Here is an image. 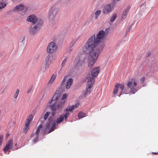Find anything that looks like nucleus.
<instances>
[{
    "label": "nucleus",
    "mask_w": 158,
    "mask_h": 158,
    "mask_svg": "<svg viewBox=\"0 0 158 158\" xmlns=\"http://www.w3.org/2000/svg\"><path fill=\"white\" fill-rule=\"evenodd\" d=\"M73 82V79L71 78L67 80L65 85V87L66 89H69L70 88Z\"/></svg>",
    "instance_id": "obj_19"
},
{
    "label": "nucleus",
    "mask_w": 158,
    "mask_h": 158,
    "mask_svg": "<svg viewBox=\"0 0 158 158\" xmlns=\"http://www.w3.org/2000/svg\"><path fill=\"white\" fill-rule=\"evenodd\" d=\"M42 24L41 22L39 21L38 23L31 25L29 28V32L30 34L34 35L40 29V27Z\"/></svg>",
    "instance_id": "obj_7"
},
{
    "label": "nucleus",
    "mask_w": 158,
    "mask_h": 158,
    "mask_svg": "<svg viewBox=\"0 0 158 158\" xmlns=\"http://www.w3.org/2000/svg\"><path fill=\"white\" fill-rule=\"evenodd\" d=\"M131 28V27L130 26V27H129V28H128V29L127 30V32H128L129 31H130V29Z\"/></svg>",
    "instance_id": "obj_38"
},
{
    "label": "nucleus",
    "mask_w": 158,
    "mask_h": 158,
    "mask_svg": "<svg viewBox=\"0 0 158 158\" xmlns=\"http://www.w3.org/2000/svg\"><path fill=\"white\" fill-rule=\"evenodd\" d=\"M19 90L18 89H17L16 92L14 94V98H17L19 94Z\"/></svg>",
    "instance_id": "obj_30"
},
{
    "label": "nucleus",
    "mask_w": 158,
    "mask_h": 158,
    "mask_svg": "<svg viewBox=\"0 0 158 158\" xmlns=\"http://www.w3.org/2000/svg\"><path fill=\"white\" fill-rule=\"evenodd\" d=\"M117 15L116 14H114L111 17L110 20V21L111 22H113L115 20L116 18H117Z\"/></svg>",
    "instance_id": "obj_29"
},
{
    "label": "nucleus",
    "mask_w": 158,
    "mask_h": 158,
    "mask_svg": "<svg viewBox=\"0 0 158 158\" xmlns=\"http://www.w3.org/2000/svg\"><path fill=\"white\" fill-rule=\"evenodd\" d=\"M67 77L66 76H65L63 79V80L62 83H61V86H63L64 84L66 82V80L67 79Z\"/></svg>",
    "instance_id": "obj_32"
},
{
    "label": "nucleus",
    "mask_w": 158,
    "mask_h": 158,
    "mask_svg": "<svg viewBox=\"0 0 158 158\" xmlns=\"http://www.w3.org/2000/svg\"><path fill=\"white\" fill-rule=\"evenodd\" d=\"M114 5L113 3H110L104 6L103 10V13L105 14L110 12L112 11L114 9Z\"/></svg>",
    "instance_id": "obj_13"
},
{
    "label": "nucleus",
    "mask_w": 158,
    "mask_h": 158,
    "mask_svg": "<svg viewBox=\"0 0 158 158\" xmlns=\"http://www.w3.org/2000/svg\"><path fill=\"white\" fill-rule=\"evenodd\" d=\"M80 62L79 61V62L78 63V64H80ZM83 63V61H81V63H80V64H81V63Z\"/></svg>",
    "instance_id": "obj_41"
},
{
    "label": "nucleus",
    "mask_w": 158,
    "mask_h": 158,
    "mask_svg": "<svg viewBox=\"0 0 158 158\" xmlns=\"http://www.w3.org/2000/svg\"><path fill=\"white\" fill-rule=\"evenodd\" d=\"M67 62V59L65 58L62 61L61 63V66L63 67L64 66Z\"/></svg>",
    "instance_id": "obj_34"
},
{
    "label": "nucleus",
    "mask_w": 158,
    "mask_h": 158,
    "mask_svg": "<svg viewBox=\"0 0 158 158\" xmlns=\"http://www.w3.org/2000/svg\"><path fill=\"white\" fill-rule=\"evenodd\" d=\"M130 9V7L128 6L125 9L122 16V19H124L126 18L128 14V12L129 11Z\"/></svg>",
    "instance_id": "obj_21"
},
{
    "label": "nucleus",
    "mask_w": 158,
    "mask_h": 158,
    "mask_svg": "<svg viewBox=\"0 0 158 158\" xmlns=\"http://www.w3.org/2000/svg\"><path fill=\"white\" fill-rule=\"evenodd\" d=\"M27 20L33 24L38 23L39 21L43 23V20L42 19L40 18L38 19L35 15L33 14L27 17Z\"/></svg>",
    "instance_id": "obj_11"
},
{
    "label": "nucleus",
    "mask_w": 158,
    "mask_h": 158,
    "mask_svg": "<svg viewBox=\"0 0 158 158\" xmlns=\"http://www.w3.org/2000/svg\"><path fill=\"white\" fill-rule=\"evenodd\" d=\"M67 94H63L61 99L56 106L54 104L51 105V108L52 111H59L62 108V106L65 101V99L67 96Z\"/></svg>",
    "instance_id": "obj_4"
},
{
    "label": "nucleus",
    "mask_w": 158,
    "mask_h": 158,
    "mask_svg": "<svg viewBox=\"0 0 158 158\" xmlns=\"http://www.w3.org/2000/svg\"><path fill=\"white\" fill-rule=\"evenodd\" d=\"M138 82L137 79L135 77L128 81L127 83L128 88L124 89V94H127L128 92L132 94L135 93L139 89L137 86Z\"/></svg>",
    "instance_id": "obj_2"
},
{
    "label": "nucleus",
    "mask_w": 158,
    "mask_h": 158,
    "mask_svg": "<svg viewBox=\"0 0 158 158\" xmlns=\"http://www.w3.org/2000/svg\"><path fill=\"white\" fill-rule=\"evenodd\" d=\"M7 5V3L4 0H0V12L2 9L4 8Z\"/></svg>",
    "instance_id": "obj_20"
},
{
    "label": "nucleus",
    "mask_w": 158,
    "mask_h": 158,
    "mask_svg": "<svg viewBox=\"0 0 158 158\" xmlns=\"http://www.w3.org/2000/svg\"><path fill=\"white\" fill-rule=\"evenodd\" d=\"M151 54V53L150 52H148L146 54V56L147 57L149 56Z\"/></svg>",
    "instance_id": "obj_36"
},
{
    "label": "nucleus",
    "mask_w": 158,
    "mask_h": 158,
    "mask_svg": "<svg viewBox=\"0 0 158 158\" xmlns=\"http://www.w3.org/2000/svg\"><path fill=\"white\" fill-rule=\"evenodd\" d=\"M30 124L25 123L24 126L22 133H26L30 128Z\"/></svg>",
    "instance_id": "obj_22"
},
{
    "label": "nucleus",
    "mask_w": 158,
    "mask_h": 158,
    "mask_svg": "<svg viewBox=\"0 0 158 158\" xmlns=\"http://www.w3.org/2000/svg\"><path fill=\"white\" fill-rule=\"evenodd\" d=\"M115 88L114 90L113 93L114 94H116L117 93V91L119 88L120 89V93L119 95V97H120L121 95L123 94V91L124 88V86L123 84H120L119 83L116 84L115 86Z\"/></svg>",
    "instance_id": "obj_14"
},
{
    "label": "nucleus",
    "mask_w": 158,
    "mask_h": 158,
    "mask_svg": "<svg viewBox=\"0 0 158 158\" xmlns=\"http://www.w3.org/2000/svg\"><path fill=\"white\" fill-rule=\"evenodd\" d=\"M75 43V41L71 42L70 44V46H73L74 45Z\"/></svg>",
    "instance_id": "obj_37"
},
{
    "label": "nucleus",
    "mask_w": 158,
    "mask_h": 158,
    "mask_svg": "<svg viewBox=\"0 0 158 158\" xmlns=\"http://www.w3.org/2000/svg\"><path fill=\"white\" fill-rule=\"evenodd\" d=\"M59 11L58 6L56 4L52 6L49 9L48 16L50 18L55 17Z\"/></svg>",
    "instance_id": "obj_8"
},
{
    "label": "nucleus",
    "mask_w": 158,
    "mask_h": 158,
    "mask_svg": "<svg viewBox=\"0 0 158 158\" xmlns=\"http://www.w3.org/2000/svg\"><path fill=\"white\" fill-rule=\"evenodd\" d=\"M69 112H68L67 111H66V110L65 113L64 114V115H63L64 116V118L66 121H67L68 119V118L69 116Z\"/></svg>",
    "instance_id": "obj_27"
},
{
    "label": "nucleus",
    "mask_w": 158,
    "mask_h": 158,
    "mask_svg": "<svg viewBox=\"0 0 158 158\" xmlns=\"http://www.w3.org/2000/svg\"><path fill=\"white\" fill-rule=\"evenodd\" d=\"M56 78V76L53 74L48 81V84L51 85Z\"/></svg>",
    "instance_id": "obj_24"
},
{
    "label": "nucleus",
    "mask_w": 158,
    "mask_h": 158,
    "mask_svg": "<svg viewBox=\"0 0 158 158\" xmlns=\"http://www.w3.org/2000/svg\"><path fill=\"white\" fill-rule=\"evenodd\" d=\"M77 116L78 118L80 119L82 118L85 117L86 116V115L85 114L82 112H80L78 114Z\"/></svg>",
    "instance_id": "obj_25"
},
{
    "label": "nucleus",
    "mask_w": 158,
    "mask_h": 158,
    "mask_svg": "<svg viewBox=\"0 0 158 158\" xmlns=\"http://www.w3.org/2000/svg\"><path fill=\"white\" fill-rule=\"evenodd\" d=\"M105 32L100 31L96 36L95 35L91 36L83 47V51L89 53L87 61L88 67H92L96 62L100 52L104 46L103 41Z\"/></svg>",
    "instance_id": "obj_1"
},
{
    "label": "nucleus",
    "mask_w": 158,
    "mask_h": 158,
    "mask_svg": "<svg viewBox=\"0 0 158 158\" xmlns=\"http://www.w3.org/2000/svg\"><path fill=\"white\" fill-rule=\"evenodd\" d=\"M50 114V112H47L44 116L43 115L41 116L39 122L40 121L41 124L40 125H42V128H43V126L44 124L47 119L48 118Z\"/></svg>",
    "instance_id": "obj_15"
},
{
    "label": "nucleus",
    "mask_w": 158,
    "mask_h": 158,
    "mask_svg": "<svg viewBox=\"0 0 158 158\" xmlns=\"http://www.w3.org/2000/svg\"><path fill=\"white\" fill-rule=\"evenodd\" d=\"M12 1L15 2V1H20V0H11Z\"/></svg>",
    "instance_id": "obj_40"
},
{
    "label": "nucleus",
    "mask_w": 158,
    "mask_h": 158,
    "mask_svg": "<svg viewBox=\"0 0 158 158\" xmlns=\"http://www.w3.org/2000/svg\"><path fill=\"white\" fill-rule=\"evenodd\" d=\"M46 130L45 129V130L44 131L43 128H42V125H40L36 129L35 132L32 134L31 136V137L34 136L35 137L34 139V142L35 143L38 140L39 134L40 131L44 132L46 131Z\"/></svg>",
    "instance_id": "obj_9"
},
{
    "label": "nucleus",
    "mask_w": 158,
    "mask_h": 158,
    "mask_svg": "<svg viewBox=\"0 0 158 158\" xmlns=\"http://www.w3.org/2000/svg\"><path fill=\"white\" fill-rule=\"evenodd\" d=\"M24 8V6L23 4H20L14 7L11 10L9 11L7 13L8 14H9L10 12L13 11H21L23 10Z\"/></svg>",
    "instance_id": "obj_16"
},
{
    "label": "nucleus",
    "mask_w": 158,
    "mask_h": 158,
    "mask_svg": "<svg viewBox=\"0 0 158 158\" xmlns=\"http://www.w3.org/2000/svg\"><path fill=\"white\" fill-rule=\"evenodd\" d=\"M59 94H58L57 93V92H56V94L53 97L51 101L50 102H52L54 103L56 101H57L59 99Z\"/></svg>",
    "instance_id": "obj_23"
},
{
    "label": "nucleus",
    "mask_w": 158,
    "mask_h": 158,
    "mask_svg": "<svg viewBox=\"0 0 158 158\" xmlns=\"http://www.w3.org/2000/svg\"><path fill=\"white\" fill-rule=\"evenodd\" d=\"M4 89H1V91H2V93H3V91H4Z\"/></svg>",
    "instance_id": "obj_39"
},
{
    "label": "nucleus",
    "mask_w": 158,
    "mask_h": 158,
    "mask_svg": "<svg viewBox=\"0 0 158 158\" xmlns=\"http://www.w3.org/2000/svg\"><path fill=\"white\" fill-rule=\"evenodd\" d=\"M33 88V87L32 85L30 86V87H29V88L27 90V93L29 94V93H31L32 89Z\"/></svg>",
    "instance_id": "obj_31"
},
{
    "label": "nucleus",
    "mask_w": 158,
    "mask_h": 158,
    "mask_svg": "<svg viewBox=\"0 0 158 158\" xmlns=\"http://www.w3.org/2000/svg\"><path fill=\"white\" fill-rule=\"evenodd\" d=\"M145 80V78L143 77H141L140 79V82L141 83H142Z\"/></svg>",
    "instance_id": "obj_35"
},
{
    "label": "nucleus",
    "mask_w": 158,
    "mask_h": 158,
    "mask_svg": "<svg viewBox=\"0 0 158 158\" xmlns=\"http://www.w3.org/2000/svg\"><path fill=\"white\" fill-rule=\"evenodd\" d=\"M13 140H10L7 143L6 146L3 149V150L5 151V153H6L7 151L12 148L13 147Z\"/></svg>",
    "instance_id": "obj_17"
},
{
    "label": "nucleus",
    "mask_w": 158,
    "mask_h": 158,
    "mask_svg": "<svg viewBox=\"0 0 158 158\" xmlns=\"http://www.w3.org/2000/svg\"><path fill=\"white\" fill-rule=\"evenodd\" d=\"M25 38L24 36H23L21 37V43H22L23 44H24L25 43Z\"/></svg>",
    "instance_id": "obj_33"
},
{
    "label": "nucleus",
    "mask_w": 158,
    "mask_h": 158,
    "mask_svg": "<svg viewBox=\"0 0 158 158\" xmlns=\"http://www.w3.org/2000/svg\"><path fill=\"white\" fill-rule=\"evenodd\" d=\"M100 68L99 67H95L91 71V74H89L87 75L86 79H91L90 81H94V78L96 77L100 71Z\"/></svg>",
    "instance_id": "obj_5"
},
{
    "label": "nucleus",
    "mask_w": 158,
    "mask_h": 158,
    "mask_svg": "<svg viewBox=\"0 0 158 158\" xmlns=\"http://www.w3.org/2000/svg\"><path fill=\"white\" fill-rule=\"evenodd\" d=\"M79 105V104L78 103H77L74 105H73L71 106H69L66 108V110L68 112H69V111L71 112L73 109L77 108L78 107Z\"/></svg>",
    "instance_id": "obj_18"
},
{
    "label": "nucleus",
    "mask_w": 158,
    "mask_h": 158,
    "mask_svg": "<svg viewBox=\"0 0 158 158\" xmlns=\"http://www.w3.org/2000/svg\"><path fill=\"white\" fill-rule=\"evenodd\" d=\"M54 0H51V1H53Z\"/></svg>",
    "instance_id": "obj_42"
},
{
    "label": "nucleus",
    "mask_w": 158,
    "mask_h": 158,
    "mask_svg": "<svg viewBox=\"0 0 158 158\" xmlns=\"http://www.w3.org/2000/svg\"><path fill=\"white\" fill-rule=\"evenodd\" d=\"M64 116L63 115H61L58 117L57 119L53 123L52 119V118H49L48 121L46 123L45 127V129L47 130L49 129V126L51 125L52 124V125L50 130L49 131L48 133H50L52 131H53L56 128V123H61L64 119Z\"/></svg>",
    "instance_id": "obj_3"
},
{
    "label": "nucleus",
    "mask_w": 158,
    "mask_h": 158,
    "mask_svg": "<svg viewBox=\"0 0 158 158\" xmlns=\"http://www.w3.org/2000/svg\"><path fill=\"white\" fill-rule=\"evenodd\" d=\"M33 116L32 115H30L28 117L27 119L26 120V121L25 123L30 124V123L31 121L32 120L33 118Z\"/></svg>",
    "instance_id": "obj_26"
},
{
    "label": "nucleus",
    "mask_w": 158,
    "mask_h": 158,
    "mask_svg": "<svg viewBox=\"0 0 158 158\" xmlns=\"http://www.w3.org/2000/svg\"><path fill=\"white\" fill-rule=\"evenodd\" d=\"M101 12V11L100 10H98L96 11L95 12V18L96 19H97L98 17L99 16L100 13Z\"/></svg>",
    "instance_id": "obj_28"
},
{
    "label": "nucleus",
    "mask_w": 158,
    "mask_h": 158,
    "mask_svg": "<svg viewBox=\"0 0 158 158\" xmlns=\"http://www.w3.org/2000/svg\"><path fill=\"white\" fill-rule=\"evenodd\" d=\"M54 60L53 56L51 55H48L46 56L45 59L43 61L42 66L45 69H48L53 62Z\"/></svg>",
    "instance_id": "obj_6"
},
{
    "label": "nucleus",
    "mask_w": 158,
    "mask_h": 158,
    "mask_svg": "<svg viewBox=\"0 0 158 158\" xmlns=\"http://www.w3.org/2000/svg\"><path fill=\"white\" fill-rule=\"evenodd\" d=\"M91 79H89V80L86 79L87 82V85H86L85 91L84 93V94L85 96L89 94L91 92V88L94 84V81H90Z\"/></svg>",
    "instance_id": "obj_10"
},
{
    "label": "nucleus",
    "mask_w": 158,
    "mask_h": 158,
    "mask_svg": "<svg viewBox=\"0 0 158 158\" xmlns=\"http://www.w3.org/2000/svg\"><path fill=\"white\" fill-rule=\"evenodd\" d=\"M57 46L53 42H51L48 44L47 49V52L49 53H53L57 49Z\"/></svg>",
    "instance_id": "obj_12"
}]
</instances>
